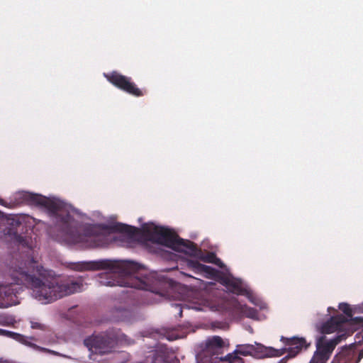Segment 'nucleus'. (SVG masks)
<instances>
[{"instance_id":"f257e3e1","label":"nucleus","mask_w":363,"mask_h":363,"mask_svg":"<svg viewBox=\"0 0 363 363\" xmlns=\"http://www.w3.org/2000/svg\"><path fill=\"white\" fill-rule=\"evenodd\" d=\"M15 200L18 203L45 208L56 218L62 240L67 244L79 245L86 249L105 247L108 244V238L96 225L85 226L82 230L79 222L63 210V205L59 201L28 191L16 193Z\"/></svg>"},{"instance_id":"f03ea898","label":"nucleus","mask_w":363,"mask_h":363,"mask_svg":"<svg viewBox=\"0 0 363 363\" xmlns=\"http://www.w3.org/2000/svg\"><path fill=\"white\" fill-rule=\"evenodd\" d=\"M16 278L32 290L38 301L52 302L64 296L80 292L83 289L80 279L65 278L60 281L50 276V272L35 262L32 270H21L14 274Z\"/></svg>"},{"instance_id":"7ed1b4c3","label":"nucleus","mask_w":363,"mask_h":363,"mask_svg":"<svg viewBox=\"0 0 363 363\" xmlns=\"http://www.w3.org/2000/svg\"><path fill=\"white\" fill-rule=\"evenodd\" d=\"M140 266L128 260L101 259L83 264L82 269L102 270L108 272L101 274L99 277L101 285L106 286H128L143 290H149L146 281L138 278L135 274Z\"/></svg>"},{"instance_id":"20e7f679","label":"nucleus","mask_w":363,"mask_h":363,"mask_svg":"<svg viewBox=\"0 0 363 363\" xmlns=\"http://www.w3.org/2000/svg\"><path fill=\"white\" fill-rule=\"evenodd\" d=\"M148 240L153 243L159 244L183 252L192 257L199 256V250L196 245L190 240L180 238L174 231L164 227H155L152 230L147 231Z\"/></svg>"},{"instance_id":"39448f33","label":"nucleus","mask_w":363,"mask_h":363,"mask_svg":"<svg viewBox=\"0 0 363 363\" xmlns=\"http://www.w3.org/2000/svg\"><path fill=\"white\" fill-rule=\"evenodd\" d=\"M135 341L122 333L120 329L113 328L84 340V345L92 352L101 354L111 352L117 345L129 346Z\"/></svg>"},{"instance_id":"423d86ee","label":"nucleus","mask_w":363,"mask_h":363,"mask_svg":"<svg viewBox=\"0 0 363 363\" xmlns=\"http://www.w3.org/2000/svg\"><path fill=\"white\" fill-rule=\"evenodd\" d=\"M35 261L30 259L28 262H21L11 267V277L13 282L0 284V308H8L18 303L17 294L19 293L21 288L17 285H23L27 288L28 286L22 283L18 278H16L14 274H17L21 270L28 269L31 271L32 269L35 268ZM28 289L30 288L28 287Z\"/></svg>"},{"instance_id":"0eeeda50","label":"nucleus","mask_w":363,"mask_h":363,"mask_svg":"<svg viewBox=\"0 0 363 363\" xmlns=\"http://www.w3.org/2000/svg\"><path fill=\"white\" fill-rule=\"evenodd\" d=\"M348 335L346 333L338 334L332 339H328L325 335L318 337L315 342L316 350L309 363H326L337 345Z\"/></svg>"},{"instance_id":"6e6552de","label":"nucleus","mask_w":363,"mask_h":363,"mask_svg":"<svg viewBox=\"0 0 363 363\" xmlns=\"http://www.w3.org/2000/svg\"><path fill=\"white\" fill-rule=\"evenodd\" d=\"M107 80L118 89L136 97L143 96L145 91L139 89L130 77L123 75L117 72L105 74Z\"/></svg>"},{"instance_id":"1a4fd4ad","label":"nucleus","mask_w":363,"mask_h":363,"mask_svg":"<svg viewBox=\"0 0 363 363\" xmlns=\"http://www.w3.org/2000/svg\"><path fill=\"white\" fill-rule=\"evenodd\" d=\"M26 228L18 219L12 218L9 220V227L5 230V234L9 235L16 242L28 246V238L24 235Z\"/></svg>"},{"instance_id":"9d476101","label":"nucleus","mask_w":363,"mask_h":363,"mask_svg":"<svg viewBox=\"0 0 363 363\" xmlns=\"http://www.w3.org/2000/svg\"><path fill=\"white\" fill-rule=\"evenodd\" d=\"M281 341L287 347L281 350H286V352L291 354L294 357H296L302 350H306L310 343H308L304 337H281Z\"/></svg>"},{"instance_id":"9b49d317","label":"nucleus","mask_w":363,"mask_h":363,"mask_svg":"<svg viewBox=\"0 0 363 363\" xmlns=\"http://www.w3.org/2000/svg\"><path fill=\"white\" fill-rule=\"evenodd\" d=\"M347 318L342 314L332 316L328 320L323 323L320 327V333L324 335L325 334L333 333L335 331L341 333L343 330L347 328Z\"/></svg>"},{"instance_id":"f8f14e48","label":"nucleus","mask_w":363,"mask_h":363,"mask_svg":"<svg viewBox=\"0 0 363 363\" xmlns=\"http://www.w3.org/2000/svg\"><path fill=\"white\" fill-rule=\"evenodd\" d=\"M252 351L253 345L246 344L238 345L233 353L228 354L224 357H220V363H244L243 359L238 355L252 356Z\"/></svg>"},{"instance_id":"ddd939ff","label":"nucleus","mask_w":363,"mask_h":363,"mask_svg":"<svg viewBox=\"0 0 363 363\" xmlns=\"http://www.w3.org/2000/svg\"><path fill=\"white\" fill-rule=\"evenodd\" d=\"M0 335L5 336L9 338H11L13 340H15L16 341L25 345L28 347H32L35 350H39L40 352H52L50 350L46 349L45 347H40L37 345L36 344L32 343L28 340V337L13 331H9L4 329L0 328ZM29 339L34 340L33 337H30Z\"/></svg>"},{"instance_id":"4468645a","label":"nucleus","mask_w":363,"mask_h":363,"mask_svg":"<svg viewBox=\"0 0 363 363\" xmlns=\"http://www.w3.org/2000/svg\"><path fill=\"white\" fill-rule=\"evenodd\" d=\"M286 353V350H278L272 347H265L260 343L253 345L252 356L262 359L272 357H280Z\"/></svg>"},{"instance_id":"2eb2a0df","label":"nucleus","mask_w":363,"mask_h":363,"mask_svg":"<svg viewBox=\"0 0 363 363\" xmlns=\"http://www.w3.org/2000/svg\"><path fill=\"white\" fill-rule=\"evenodd\" d=\"M339 309L343 312L346 315L347 328L350 327L352 333L353 330H357L359 328L363 327V317H352V308L348 303H341L339 304Z\"/></svg>"},{"instance_id":"dca6fc26","label":"nucleus","mask_w":363,"mask_h":363,"mask_svg":"<svg viewBox=\"0 0 363 363\" xmlns=\"http://www.w3.org/2000/svg\"><path fill=\"white\" fill-rule=\"evenodd\" d=\"M356 355L354 346L351 345L349 347H342L334 357L332 363H358Z\"/></svg>"},{"instance_id":"f3484780","label":"nucleus","mask_w":363,"mask_h":363,"mask_svg":"<svg viewBox=\"0 0 363 363\" xmlns=\"http://www.w3.org/2000/svg\"><path fill=\"white\" fill-rule=\"evenodd\" d=\"M223 347V340L219 336H213L212 338L207 340L205 345L206 352L212 355H216L215 359H218L219 363H220L221 357L218 355L222 353Z\"/></svg>"},{"instance_id":"a211bd4d","label":"nucleus","mask_w":363,"mask_h":363,"mask_svg":"<svg viewBox=\"0 0 363 363\" xmlns=\"http://www.w3.org/2000/svg\"><path fill=\"white\" fill-rule=\"evenodd\" d=\"M223 284L233 294L240 295L244 294L246 291L242 285V282L233 277L225 278Z\"/></svg>"},{"instance_id":"6ab92c4d","label":"nucleus","mask_w":363,"mask_h":363,"mask_svg":"<svg viewBox=\"0 0 363 363\" xmlns=\"http://www.w3.org/2000/svg\"><path fill=\"white\" fill-rule=\"evenodd\" d=\"M189 264L195 270L201 273H204L206 275H208L209 277L214 276L215 274L216 273V270L214 268L210 266L201 264L199 262L196 260H190L189 262Z\"/></svg>"},{"instance_id":"aec40b11","label":"nucleus","mask_w":363,"mask_h":363,"mask_svg":"<svg viewBox=\"0 0 363 363\" xmlns=\"http://www.w3.org/2000/svg\"><path fill=\"white\" fill-rule=\"evenodd\" d=\"M113 228L116 231L124 233L130 236H133L135 233L138 230L136 228L122 223L115 225Z\"/></svg>"},{"instance_id":"412c9836","label":"nucleus","mask_w":363,"mask_h":363,"mask_svg":"<svg viewBox=\"0 0 363 363\" xmlns=\"http://www.w3.org/2000/svg\"><path fill=\"white\" fill-rule=\"evenodd\" d=\"M202 260L205 262L214 263L216 264H218V262H220V259L213 252H208L205 257H202Z\"/></svg>"},{"instance_id":"4be33fe9","label":"nucleus","mask_w":363,"mask_h":363,"mask_svg":"<svg viewBox=\"0 0 363 363\" xmlns=\"http://www.w3.org/2000/svg\"><path fill=\"white\" fill-rule=\"evenodd\" d=\"M30 327L32 329L45 330V326L38 322L30 321Z\"/></svg>"},{"instance_id":"5701e85b","label":"nucleus","mask_w":363,"mask_h":363,"mask_svg":"<svg viewBox=\"0 0 363 363\" xmlns=\"http://www.w3.org/2000/svg\"><path fill=\"white\" fill-rule=\"evenodd\" d=\"M11 321L9 320V317L4 315H0V325H9Z\"/></svg>"},{"instance_id":"b1692460","label":"nucleus","mask_w":363,"mask_h":363,"mask_svg":"<svg viewBox=\"0 0 363 363\" xmlns=\"http://www.w3.org/2000/svg\"><path fill=\"white\" fill-rule=\"evenodd\" d=\"M291 354H288L286 356L281 359L277 363H286L289 359L293 358Z\"/></svg>"},{"instance_id":"393cba45","label":"nucleus","mask_w":363,"mask_h":363,"mask_svg":"<svg viewBox=\"0 0 363 363\" xmlns=\"http://www.w3.org/2000/svg\"><path fill=\"white\" fill-rule=\"evenodd\" d=\"M175 309H178L179 312H178V315L179 317H182V309H183V307L182 306V305L180 304H175L174 306H173Z\"/></svg>"},{"instance_id":"a878e982","label":"nucleus","mask_w":363,"mask_h":363,"mask_svg":"<svg viewBox=\"0 0 363 363\" xmlns=\"http://www.w3.org/2000/svg\"><path fill=\"white\" fill-rule=\"evenodd\" d=\"M222 325H223L222 323L217 322V321L216 322H213L212 323L213 327L218 328H222Z\"/></svg>"},{"instance_id":"bb28decb","label":"nucleus","mask_w":363,"mask_h":363,"mask_svg":"<svg viewBox=\"0 0 363 363\" xmlns=\"http://www.w3.org/2000/svg\"><path fill=\"white\" fill-rule=\"evenodd\" d=\"M363 358V350H360L358 353V356H356V359L358 360V362Z\"/></svg>"},{"instance_id":"cd10ccee","label":"nucleus","mask_w":363,"mask_h":363,"mask_svg":"<svg viewBox=\"0 0 363 363\" xmlns=\"http://www.w3.org/2000/svg\"><path fill=\"white\" fill-rule=\"evenodd\" d=\"M0 205L6 206V203L1 198H0Z\"/></svg>"},{"instance_id":"c85d7f7f","label":"nucleus","mask_w":363,"mask_h":363,"mask_svg":"<svg viewBox=\"0 0 363 363\" xmlns=\"http://www.w3.org/2000/svg\"><path fill=\"white\" fill-rule=\"evenodd\" d=\"M360 308H362V311H363V303H362Z\"/></svg>"}]
</instances>
